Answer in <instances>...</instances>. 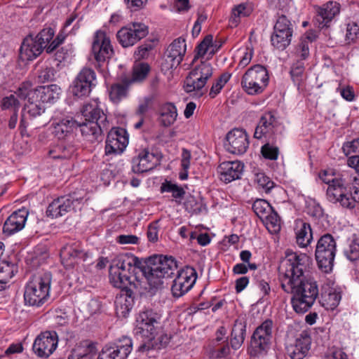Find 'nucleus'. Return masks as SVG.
Masks as SVG:
<instances>
[{"mask_svg": "<svg viewBox=\"0 0 359 359\" xmlns=\"http://www.w3.org/2000/svg\"><path fill=\"white\" fill-rule=\"evenodd\" d=\"M276 126V120L273 114L271 112L264 113L260 118L259 121L255 128L254 137L261 139L268 134L274 133V128Z\"/></svg>", "mask_w": 359, "mask_h": 359, "instance_id": "473e14b6", "label": "nucleus"}, {"mask_svg": "<svg viewBox=\"0 0 359 359\" xmlns=\"http://www.w3.org/2000/svg\"><path fill=\"white\" fill-rule=\"evenodd\" d=\"M296 53L297 56L302 60L306 59L309 55L308 41L305 40L302 41L297 47Z\"/></svg>", "mask_w": 359, "mask_h": 359, "instance_id": "338daca9", "label": "nucleus"}, {"mask_svg": "<svg viewBox=\"0 0 359 359\" xmlns=\"http://www.w3.org/2000/svg\"><path fill=\"white\" fill-rule=\"evenodd\" d=\"M304 72V65L302 62H297L294 63L290 70V74L294 82L298 85L302 81V76Z\"/></svg>", "mask_w": 359, "mask_h": 359, "instance_id": "6e6d98bb", "label": "nucleus"}, {"mask_svg": "<svg viewBox=\"0 0 359 359\" xmlns=\"http://www.w3.org/2000/svg\"><path fill=\"white\" fill-rule=\"evenodd\" d=\"M156 41L154 39L145 41L143 44L137 48V50L135 52V55H136L139 59L147 57L149 55V52L154 48Z\"/></svg>", "mask_w": 359, "mask_h": 359, "instance_id": "4d7b16f0", "label": "nucleus"}, {"mask_svg": "<svg viewBox=\"0 0 359 359\" xmlns=\"http://www.w3.org/2000/svg\"><path fill=\"white\" fill-rule=\"evenodd\" d=\"M255 182L266 193H269L274 186L273 182L271 181L264 172H259L256 174Z\"/></svg>", "mask_w": 359, "mask_h": 359, "instance_id": "8fccbe9b", "label": "nucleus"}, {"mask_svg": "<svg viewBox=\"0 0 359 359\" xmlns=\"http://www.w3.org/2000/svg\"><path fill=\"white\" fill-rule=\"evenodd\" d=\"M311 262L307 255L287 250L278 266L281 288L292 294V306L298 313L309 311L319 294L317 282L304 275Z\"/></svg>", "mask_w": 359, "mask_h": 359, "instance_id": "f257e3e1", "label": "nucleus"}, {"mask_svg": "<svg viewBox=\"0 0 359 359\" xmlns=\"http://www.w3.org/2000/svg\"><path fill=\"white\" fill-rule=\"evenodd\" d=\"M248 146V137L244 130L234 128L226 134L224 147L229 153L243 154L246 151Z\"/></svg>", "mask_w": 359, "mask_h": 359, "instance_id": "aec40b11", "label": "nucleus"}, {"mask_svg": "<svg viewBox=\"0 0 359 359\" xmlns=\"http://www.w3.org/2000/svg\"><path fill=\"white\" fill-rule=\"evenodd\" d=\"M81 113L85 119V121L81 122V134L86 137L91 136L90 141L97 140L104 131L109 129L107 115L100 108L97 100L83 104Z\"/></svg>", "mask_w": 359, "mask_h": 359, "instance_id": "39448f33", "label": "nucleus"}, {"mask_svg": "<svg viewBox=\"0 0 359 359\" xmlns=\"http://www.w3.org/2000/svg\"><path fill=\"white\" fill-rule=\"evenodd\" d=\"M161 192L172 193V196L177 199H182L186 194L184 189L176 184L172 183L170 181L165 180L161 184Z\"/></svg>", "mask_w": 359, "mask_h": 359, "instance_id": "79ce46f5", "label": "nucleus"}, {"mask_svg": "<svg viewBox=\"0 0 359 359\" xmlns=\"http://www.w3.org/2000/svg\"><path fill=\"white\" fill-rule=\"evenodd\" d=\"M54 30L50 27L43 29L38 34H29L22 41L19 58L21 61L27 62L35 60L46 48L48 43L54 36Z\"/></svg>", "mask_w": 359, "mask_h": 359, "instance_id": "423d86ee", "label": "nucleus"}, {"mask_svg": "<svg viewBox=\"0 0 359 359\" xmlns=\"http://www.w3.org/2000/svg\"><path fill=\"white\" fill-rule=\"evenodd\" d=\"M74 351H80L85 355L90 354V359H93L97 353V348L95 344L92 342H84L81 346L74 349Z\"/></svg>", "mask_w": 359, "mask_h": 359, "instance_id": "680f3d73", "label": "nucleus"}, {"mask_svg": "<svg viewBox=\"0 0 359 359\" xmlns=\"http://www.w3.org/2000/svg\"><path fill=\"white\" fill-rule=\"evenodd\" d=\"M53 134L58 140H65L70 137L78 128L81 132V122H78L74 118L67 116L59 119L53 123Z\"/></svg>", "mask_w": 359, "mask_h": 359, "instance_id": "c85d7f7f", "label": "nucleus"}, {"mask_svg": "<svg viewBox=\"0 0 359 359\" xmlns=\"http://www.w3.org/2000/svg\"><path fill=\"white\" fill-rule=\"evenodd\" d=\"M56 72L53 67L45 66L39 71L38 81L41 83L53 81Z\"/></svg>", "mask_w": 359, "mask_h": 359, "instance_id": "09e8293b", "label": "nucleus"}, {"mask_svg": "<svg viewBox=\"0 0 359 359\" xmlns=\"http://www.w3.org/2000/svg\"><path fill=\"white\" fill-rule=\"evenodd\" d=\"M252 210L257 217L264 219L273 209L266 200L257 199L252 204Z\"/></svg>", "mask_w": 359, "mask_h": 359, "instance_id": "37998d69", "label": "nucleus"}, {"mask_svg": "<svg viewBox=\"0 0 359 359\" xmlns=\"http://www.w3.org/2000/svg\"><path fill=\"white\" fill-rule=\"evenodd\" d=\"M28 118L36 128L46 126L50 121V116L46 111L44 106L36 100L29 98L28 103L25 107Z\"/></svg>", "mask_w": 359, "mask_h": 359, "instance_id": "4be33fe9", "label": "nucleus"}, {"mask_svg": "<svg viewBox=\"0 0 359 359\" xmlns=\"http://www.w3.org/2000/svg\"><path fill=\"white\" fill-rule=\"evenodd\" d=\"M51 280L50 272H45L30 280L24 293L25 304L37 307L43 305L49 297Z\"/></svg>", "mask_w": 359, "mask_h": 359, "instance_id": "0eeeda50", "label": "nucleus"}, {"mask_svg": "<svg viewBox=\"0 0 359 359\" xmlns=\"http://www.w3.org/2000/svg\"><path fill=\"white\" fill-rule=\"evenodd\" d=\"M133 349V341L130 337H122L116 340L109 353H100L97 359H127Z\"/></svg>", "mask_w": 359, "mask_h": 359, "instance_id": "b1692460", "label": "nucleus"}, {"mask_svg": "<svg viewBox=\"0 0 359 359\" xmlns=\"http://www.w3.org/2000/svg\"><path fill=\"white\" fill-rule=\"evenodd\" d=\"M341 175H335V174L331 170H323L319 173L320 179L325 184L330 186V184L335 182L336 180L340 177Z\"/></svg>", "mask_w": 359, "mask_h": 359, "instance_id": "69168bd1", "label": "nucleus"}, {"mask_svg": "<svg viewBox=\"0 0 359 359\" xmlns=\"http://www.w3.org/2000/svg\"><path fill=\"white\" fill-rule=\"evenodd\" d=\"M296 241L301 248L307 247L313 239L311 225L307 222H300L296 229Z\"/></svg>", "mask_w": 359, "mask_h": 359, "instance_id": "e433bc0d", "label": "nucleus"}, {"mask_svg": "<svg viewBox=\"0 0 359 359\" xmlns=\"http://www.w3.org/2000/svg\"><path fill=\"white\" fill-rule=\"evenodd\" d=\"M177 117V108L173 103L167 102L161 106L158 120L161 126L163 127L172 126L175 122Z\"/></svg>", "mask_w": 359, "mask_h": 359, "instance_id": "f704fd0d", "label": "nucleus"}, {"mask_svg": "<svg viewBox=\"0 0 359 359\" xmlns=\"http://www.w3.org/2000/svg\"><path fill=\"white\" fill-rule=\"evenodd\" d=\"M186 52L185 39L180 37L172 41L165 53V62L168 68H176L182 61Z\"/></svg>", "mask_w": 359, "mask_h": 359, "instance_id": "cd10ccee", "label": "nucleus"}, {"mask_svg": "<svg viewBox=\"0 0 359 359\" xmlns=\"http://www.w3.org/2000/svg\"><path fill=\"white\" fill-rule=\"evenodd\" d=\"M293 25L290 20L284 14L279 15L271 36L272 46L279 50L285 49L291 43Z\"/></svg>", "mask_w": 359, "mask_h": 359, "instance_id": "f8f14e48", "label": "nucleus"}, {"mask_svg": "<svg viewBox=\"0 0 359 359\" xmlns=\"http://www.w3.org/2000/svg\"><path fill=\"white\" fill-rule=\"evenodd\" d=\"M32 84L29 81H25L22 83L18 87L15 93L21 99H26L29 97H32L33 91H32Z\"/></svg>", "mask_w": 359, "mask_h": 359, "instance_id": "bf43d9fd", "label": "nucleus"}, {"mask_svg": "<svg viewBox=\"0 0 359 359\" xmlns=\"http://www.w3.org/2000/svg\"><path fill=\"white\" fill-rule=\"evenodd\" d=\"M212 45V36L207 35L196 47L197 54L194 56V61L199 57H203L207 53L210 46Z\"/></svg>", "mask_w": 359, "mask_h": 359, "instance_id": "864d4df0", "label": "nucleus"}, {"mask_svg": "<svg viewBox=\"0 0 359 359\" xmlns=\"http://www.w3.org/2000/svg\"><path fill=\"white\" fill-rule=\"evenodd\" d=\"M96 74L88 67L83 68L73 82L72 93L76 97L87 96L96 86Z\"/></svg>", "mask_w": 359, "mask_h": 359, "instance_id": "f3484780", "label": "nucleus"}, {"mask_svg": "<svg viewBox=\"0 0 359 359\" xmlns=\"http://www.w3.org/2000/svg\"><path fill=\"white\" fill-rule=\"evenodd\" d=\"M341 298V293L332 288L328 292L322 294V305L326 309L334 310L339 305Z\"/></svg>", "mask_w": 359, "mask_h": 359, "instance_id": "4c0bfd02", "label": "nucleus"}, {"mask_svg": "<svg viewBox=\"0 0 359 359\" xmlns=\"http://www.w3.org/2000/svg\"><path fill=\"white\" fill-rule=\"evenodd\" d=\"M150 66L146 62H140L133 67V75L131 80L128 82H141L144 81L150 72Z\"/></svg>", "mask_w": 359, "mask_h": 359, "instance_id": "ea45409f", "label": "nucleus"}, {"mask_svg": "<svg viewBox=\"0 0 359 359\" xmlns=\"http://www.w3.org/2000/svg\"><path fill=\"white\" fill-rule=\"evenodd\" d=\"M83 200V197L75 192L58 197L49 204L46 215L52 218L62 217L77 208L81 209Z\"/></svg>", "mask_w": 359, "mask_h": 359, "instance_id": "9b49d317", "label": "nucleus"}, {"mask_svg": "<svg viewBox=\"0 0 359 359\" xmlns=\"http://www.w3.org/2000/svg\"><path fill=\"white\" fill-rule=\"evenodd\" d=\"M119 288L115 300L116 311L117 315L126 317L134 306L135 294L130 285Z\"/></svg>", "mask_w": 359, "mask_h": 359, "instance_id": "bb28decb", "label": "nucleus"}, {"mask_svg": "<svg viewBox=\"0 0 359 359\" xmlns=\"http://www.w3.org/2000/svg\"><path fill=\"white\" fill-rule=\"evenodd\" d=\"M266 227L271 233H277L280 230V218L278 213L273 210L266 217Z\"/></svg>", "mask_w": 359, "mask_h": 359, "instance_id": "c03bdc74", "label": "nucleus"}, {"mask_svg": "<svg viewBox=\"0 0 359 359\" xmlns=\"http://www.w3.org/2000/svg\"><path fill=\"white\" fill-rule=\"evenodd\" d=\"M0 292L5 290L6 283L13 276L12 267L6 264L4 266H0Z\"/></svg>", "mask_w": 359, "mask_h": 359, "instance_id": "3c124183", "label": "nucleus"}, {"mask_svg": "<svg viewBox=\"0 0 359 359\" xmlns=\"http://www.w3.org/2000/svg\"><path fill=\"white\" fill-rule=\"evenodd\" d=\"M54 321L57 325L65 326L69 323V316L65 310L57 309L55 311Z\"/></svg>", "mask_w": 359, "mask_h": 359, "instance_id": "e2e57ef3", "label": "nucleus"}, {"mask_svg": "<svg viewBox=\"0 0 359 359\" xmlns=\"http://www.w3.org/2000/svg\"><path fill=\"white\" fill-rule=\"evenodd\" d=\"M158 220H156L148 226L147 237L149 241L151 243H156L158 240V231L159 226L158 225Z\"/></svg>", "mask_w": 359, "mask_h": 359, "instance_id": "052dcab7", "label": "nucleus"}, {"mask_svg": "<svg viewBox=\"0 0 359 359\" xmlns=\"http://www.w3.org/2000/svg\"><path fill=\"white\" fill-rule=\"evenodd\" d=\"M342 150L346 156L351 153H359V137L344 143Z\"/></svg>", "mask_w": 359, "mask_h": 359, "instance_id": "0e129e2a", "label": "nucleus"}, {"mask_svg": "<svg viewBox=\"0 0 359 359\" xmlns=\"http://www.w3.org/2000/svg\"><path fill=\"white\" fill-rule=\"evenodd\" d=\"M344 254L351 261L359 259V238L353 239L348 248L344 250Z\"/></svg>", "mask_w": 359, "mask_h": 359, "instance_id": "de8ad7c7", "label": "nucleus"}, {"mask_svg": "<svg viewBox=\"0 0 359 359\" xmlns=\"http://www.w3.org/2000/svg\"><path fill=\"white\" fill-rule=\"evenodd\" d=\"M20 107V103L14 95H10L2 99L1 107L2 109H13L18 111Z\"/></svg>", "mask_w": 359, "mask_h": 359, "instance_id": "603ef678", "label": "nucleus"}, {"mask_svg": "<svg viewBox=\"0 0 359 359\" xmlns=\"http://www.w3.org/2000/svg\"><path fill=\"white\" fill-rule=\"evenodd\" d=\"M161 317L159 313L153 310H147L139 314L136 320V334L148 338L147 342H144L139 346V351L164 348L170 343V335L165 333L158 336L155 335L160 327Z\"/></svg>", "mask_w": 359, "mask_h": 359, "instance_id": "7ed1b4c3", "label": "nucleus"}, {"mask_svg": "<svg viewBox=\"0 0 359 359\" xmlns=\"http://www.w3.org/2000/svg\"><path fill=\"white\" fill-rule=\"evenodd\" d=\"M92 52L95 60L98 62H104L113 56L114 49L110 39L105 32L98 30L95 32L92 44Z\"/></svg>", "mask_w": 359, "mask_h": 359, "instance_id": "a211bd4d", "label": "nucleus"}, {"mask_svg": "<svg viewBox=\"0 0 359 359\" xmlns=\"http://www.w3.org/2000/svg\"><path fill=\"white\" fill-rule=\"evenodd\" d=\"M196 279L197 272L194 268L187 266L180 269L171 287L173 297L179 298L184 295L193 287Z\"/></svg>", "mask_w": 359, "mask_h": 359, "instance_id": "2eb2a0df", "label": "nucleus"}, {"mask_svg": "<svg viewBox=\"0 0 359 359\" xmlns=\"http://www.w3.org/2000/svg\"><path fill=\"white\" fill-rule=\"evenodd\" d=\"M144 262L143 259L130 253L117 255L112 260L109 268V278L110 283L115 287H136L135 281L140 282L144 277Z\"/></svg>", "mask_w": 359, "mask_h": 359, "instance_id": "f03ea898", "label": "nucleus"}, {"mask_svg": "<svg viewBox=\"0 0 359 359\" xmlns=\"http://www.w3.org/2000/svg\"><path fill=\"white\" fill-rule=\"evenodd\" d=\"M60 255L66 268H72L80 262H87L90 257L89 252L85 251L78 243L65 245L61 249Z\"/></svg>", "mask_w": 359, "mask_h": 359, "instance_id": "6ab92c4d", "label": "nucleus"}, {"mask_svg": "<svg viewBox=\"0 0 359 359\" xmlns=\"http://www.w3.org/2000/svg\"><path fill=\"white\" fill-rule=\"evenodd\" d=\"M128 144V138L126 135L118 137L117 134H109L106 141L105 153H121Z\"/></svg>", "mask_w": 359, "mask_h": 359, "instance_id": "c9c22d12", "label": "nucleus"}, {"mask_svg": "<svg viewBox=\"0 0 359 359\" xmlns=\"http://www.w3.org/2000/svg\"><path fill=\"white\" fill-rule=\"evenodd\" d=\"M316 20L318 22V27H328V24L339 14L340 4L337 1H330L316 9Z\"/></svg>", "mask_w": 359, "mask_h": 359, "instance_id": "c756f323", "label": "nucleus"}, {"mask_svg": "<svg viewBox=\"0 0 359 359\" xmlns=\"http://www.w3.org/2000/svg\"><path fill=\"white\" fill-rule=\"evenodd\" d=\"M27 215L28 211L25 208L13 212L4 222V232L11 235L22 229L27 221Z\"/></svg>", "mask_w": 359, "mask_h": 359, "instance_id": "2f4dec72", "label": "nucleus"}, {"mask_svg": "<svg viewBox=\"0 0 359 359\" xmlns=\"http://www.w3.org/2000/svg\"><path fill=\"white\" fill-rule=\"evenodd\" d=\"M337 252V243L330 233H325L318 239L315 250V257L318 268L325 273L332 270Z\"/></svg>", "mask_w": 359, "mask_h": 359, "instance_id": "9d476101", "label": "nucleus"}, {"mask_svg": "<svg viewBox=\"0 0 359 359\" xmlns=\"http://www.w3.org/2000/svg\"><path fill=\"white\" fill-rule=\"evenodd\" d=\"M61 88L55 84L39 86L33 91L30 100H36L41 104L53 103L59 98Z\"/></svg>", "mask_w": 359, "mask_h": 359, "instance_id": "7c9ffc66", "label": "nucleus"}, {"mask_svg": "<svg viewBox=\"0 0 359 359\" xmlns=\"http://www.w3.org/2000/svg\"><path fill=\"white\" fill-rule=\"evenodd\" d=\"M66 36L60 32L57 34L56 38L47 46L46 50L48 53H51L55 51L57 47L64 41Z\"/></svg>", "mask_w": 359, "mask_h": 359, "instance_id": "774afa93", "label": "nucleus"}, {"mask_svg": "<svg viewBox=\"0 0 359 359\" xmlns=\"http://www.w3.org/2000/svg\"><path fill=\"white\" fill-rule=\"evenodd\" d=\"M230 77L231 74L228 73L221 74L220 76L213 83L209 93L210 96L212 98L215 97L228 82Z\"/></svg>", "mask_w": 359, "mask_h": 359, "instance_id": "49530a36", "label": "nucleus"}, {"mask_svg": "<svg viewBox=\"0 0 359 359\" xmlns=\"http://www.w3.org/2000/svg\"><path fill=\"white\" fill-rule=\"evenodd\" d=\"M149 33L148 27L142 22H132L121 28L116 37L118 43L123 47L133 46L144 38Z\"/></svg>", "mask_w": 359, "mask_h": 359, "instance_id": "4468645a", "label": "nucleus"}, {"mask_svg": "<svg viewBox=\"0 0 359 359\" xmlns=\"http://www.w3.org/2000/svg\"><path fill=\"white\" fill-rule=\"evenodd\" d=\"M247 322L243 317L238 318L233 324L231 333V346L232 348L238 349L244 342L246 333Z\"/></svg>", "mask_w": 359, "mask_h": 359, "instance_id": "72a5a7b5", "label": "nucleus"}, {"mask_svg": "<svg viewBox=\"0 0 359 359\" xmlns=\"http://www.w3.org/2000/svg\"><path fill=\"white\" fill-rule=\"evenodd\" d=\"M359 38V26L357 23L352 22L347 25L346 39L350 43Z\"/></svg>", "mask_w": 359, "mask_h": 359, "instance_id": "13d9d810", "label": "nucleus"}, {"mask_svg": "<svg viewBox=\"0 0 359 359\" xmlns=\"http://www.w3.org/2000/svg\"><path fill=\"white\" fill-rule=\"evenodd\" d=\"M250 10L243 4L234 7L232 9L231 15L229 18V26L231 27H236L240 22L241 18L247 17L250 15Z\"/></svg>", "mask_w": 359, "mask_h": 359, "instance_id": "a19ab883", "label": "nucleus"}, {"mask_svg": "<svg viewBox=\"0 0 359 359\" xmlns=\"http://www.w3.org/2000/svg\"><path fill=\"white\" fill-rule=\"evenodd\" d=\"M130 82L127 79L124 81V83H114L109 90V97L113 102L117 103L127 95V89Z\"/></svg>", "mask_w": 359, "mask_h": 359, "instance_id": "58836bf2", "label": "nucleus"}, {"mask_svg": "<svg viewBox=\"0 0 359 359\" xmlns=\"http://www.w3.org/2000/svg\"><path fill=\"white\" fill-rule=\"evenodd\" d=\"M161 163L158 154L144 149L132 159V170L135 173H143L154 169Z\"/></svg>", "mask_w": 359, "mask_h": 359, "instance_id": "5701e85b", "label": "nucleus"}, {"mask_svg": "<svg viewBox=\"0 0 359 359\" xmlns=\"http://www.w3.org/2000/svg\"><path fill=\"white\" fill-rule=\"evenodd\" d=\"M57 337L55 332H45L34 340L33 351L41 358L49 357L56 349Z\"/></svg>", "mask_w": 359, "mask_h": 359, "instance_id": "412c9836", "label": "nucleus"}, {"mask_svg": "<svg viewBox=\"0 0 359 359\" xmlns=\"http://www.w3.org/2000/svg\"><path fill=\"white\" fill-rule=\"evenodd\" d=\"M273 323L271 319L262 322L250 337V354L252 357L266 355L271 348L273 339Z\"/></svg>", "mask_w": 359, "mask_h": 359, "instance_id": "6e6552de", "label": "nucleus"}, {"mask_svg": "<svg viewBox=\"0 0 359 359\" xmlns=\"http://www.w3.org/2000/svg\"><path fill=\"white\" fill-rule=\"evenodd\" d=\"M311 338L307 330H303L294 344L286 347V353L291 359H304L311 348Z\"/></svg>", "mask_w": 359, "mask_h": 359, "instance_id": "393cba45", "label": "nucleus"}, {"mask_svg": "<svg viewBox=\"0 0 359 359\" xmlns=\"http://www.w3.org/2000/svg\"><path fill=\"white\" fill-rule=\"evenodd\" d=\"M244 164L239 161H224L217 167L219 180L225 184L241 178Z\"/></svg>", "mask_w": 359, "mask_h": 359, "instance_id": "a878e982", "label": "nucleus"}, {"mask_svg": "<svg viewBox=\"0 0 359 359\" xmlns=\"http://www.w3.org/2000/svg\"><path fill=\"white\" fill-rule=\"evenodd\" d=\"M345 174H341L340 177L335 182L330 184L327 189V198L332 203L339 202L340 205L346 208L353 203L348 199L347 194L350 192V183L346 180Z\"/></svg>", "mask_w": 359, "mask_h": 359, "instance_id": "dca6fc26", "label": "nucleus"}, {"mask_svg": "<svg viewBox=\"0 0 359 359\" xmlns=\"http://www.w3.org/2000/svg\"><path fill=\"white\" fill-rule=\"evenodd\" d=\"M262 156L269 160H276L278 156L279 149L276 146L270 144L267 142L264 144L261 148Z\"/></svg>", "mask_w": 359, "mask_h": 359, "instance_id": "5fc2aeb1", "label": "nucleus"}, {"mask_svg": "<svg viewBox=\"0 0 359 359\" xmlns=\"http://www.w3.org/2000/svg\"><path fill=\"white\" fill-rule=\"evenodd\" d=\"M267 69L261 65H255L249 68L241 79V87L249 95L262 94L269 84Z\"/></svg>", "mask_w": 359, "mask_h": 359, "instance_id": "1a4fd4ad", "label": "nucleus"}, {"mask_svg": "<svg viewBox=\"0 0 359 359\" xmlns=\"http://www.w3.org/2000/svg\"><path fill=\"white\" fill-rule=\"evenodd\" d=\"M212 75V67L209 63L201 62L191 71L184 83V89L187 93L201 91L207 81Z\"/></svg>", "mask_w": 359, "mask_h": 359, "instance_id": "ddd939ff", "label": "nucleus"}, {"mask_svg": "<svg viewBox=\"0 0 359 359\" xmlns=\"http://www.w3.org/2000/svg\"><path fill=\"white\" fill-rule=\"evenodd\" d=\"M73 146L58 145L54 150L50 151V155L54 159H67L74 153Z\"/></svg>", "mask_w": 359, "mask_h": 359, "instance_id": "a18cd8bd", "label": "nucleus"}, {"mask_svg": "<svg viewBox=\"0 0 359 359\" xmlns=\"http://www.w3.org/2000/svg\"><path fill=\"white\" fill-rule=\"evenodd\" d=\"M144 262V277L147 281L148 292L154 294L163 287L164 279L174 274L177 269V262L172 257L154 255L149 257Z\"/></svg>", "mask_w": 359, "mask_h": 359, "instance_id": "20e7f679", "label": "nucleus"}]
</instances>
